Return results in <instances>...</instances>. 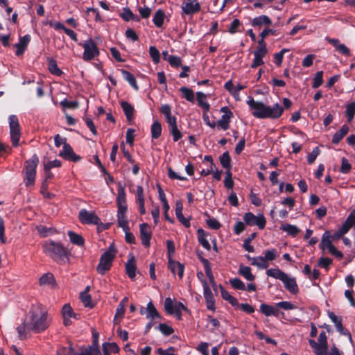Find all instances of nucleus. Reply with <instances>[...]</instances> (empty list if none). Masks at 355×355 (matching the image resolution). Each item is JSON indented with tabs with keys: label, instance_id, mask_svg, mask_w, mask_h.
Wrapping results in <instances>:
<instances>
[{
	"label": "nucleus",
	"instance_id": "6ab92c4d",
	"mask_svg": "<svg viewBox=\"0 0 355 355\" xmlns=\"http://www.w3.org/2000/svg\"><path fill=\"white\" fill-rule=\"evenodd\" d=\"M128 208H121L118 209L117 210V220L118 224L120 227H121L123 231H127L129 230V222L126 216Z\"/></svg>",
	"mask_w": 355,
	"mask_h": 355
},
{
	"label": "nucleus",
	"instance_id": "c9c22d12",
	"mask_svg": "<svg viewBox=\"0 0 355 355\" xmlns=\"http://www.w3.org/2000/svg\"><path fill=\"white\" fill-rule=\"evenodd\" d=\"M239 273L248 281H253L255 278L251 272V268L248 266L241 265L239 269Z\"/></svg>",
	"mask_w": 355,
	"mask_h": 355
},
{
	"label": "nucleus",
	"instance_id": "e2e57ef3",
	"mask_svg": "<svg viewBox=\"0 0 355 355\" xmlns=\"http://www.w3.org/2000/svg\"><path fill=\"white\" fill-rule=\"evenodd\" d=\"M183 310H186V307L181 302H175L172 314H175L179 319L181 318V313Z\"/></svg>",
	"mask_w": 355,
	"mask_h": 355
},
{
	"label": "nucleus",
	"instance_id": "72a5a7b5",
	"mask_svg": "<svg viewBox=\"0 0 355 355\" xmlns=\"http://www.w3.org/2000/svg\"><path fill=\"white\" fill-rule=\"evenodd\" d=\"M126 272L128 277L134 279L136 276V266L135 264V258L132 256L125 265Z\"/></svg>",
	"mask_w": 355,
	"mask_h": 355
},
{
	"label": "nucleus",
	"instance_id": "a211bd4d",
	"mask_svg": "<svg viewBox=\"0 0 355 355\" xmlns=\"http://www.w3.org/2000/svg\"><path fill=\"white\" fill-rule=\"evenodd\" d=\"M40 285L49 288H55L57 287L56 281L54 276L51 272L44 274L39 279Z\"/></svg>",
	"mask_w": 355,
	"mask_h": 355
},
{
	"label": "nucleus",
	"instance_id": "aec40b11",
	"mask_svg": "<svg viewBox=\"0 0 355 355\" xmlns=\"http://www.w3.org/2000/svg\"><path fill=\"white\" fill-rule=\"evenodd\" d=\"M168 268L173 275L178 273L180 279L183 277L184 266L182 263L168 258Z\"/></svg>",
	"mask_w": 355,
	"mask_h": 355
},
{
	"label": "nucleus",
	"instance_id": "2f4dec72",
	"mask_svg": "<svg viewBox=\"0 0 355 355\" xmlns=\"http://www.w3.org/2000/svg\"><path fill=\"white\" fill-rule=\"evenodd\" d=\"M271 19L266 15H260L253 19L252 24L253 26L261 27L262 26H268L271 24Z\"/></svg>",
	"mask_w": 355,
	"mask_h": 355
},
{
	"label": "nucleus",
	"instance_id": "f704fd0d",
	"mask_svg": "<svg viewBox=\"0 0 355 355\" xmlns=\"http://www.w3.org/2000/svg\"><path fill=\"white\" fill-rule=\"evenodd\" d=\"M198 104L201 107L205 112H208L210 108L209 104L206 101V95L201 92H198L196 93Z\"/></svg>",
	"mask_w": 355,
	"mask_h": 355
},
{
	"label": "nucleus",
	"instance_id": "f8f14e48",
	"mask_svg": "<svg viewBox=\"0 0 355 355\" xmlns=\"http://www.w3.org/2000/svg\"><path fill=\"white\" fill-rule=\"evenodd\" d=\"M220 112L223 114L221 118L216 123L218 128L226 130L229 128L230 119L233 116L232 112L227 107H223L220 108Z\"/></svg>",
	"mask_w": 355,
	"mask_h": 355
},
{
	"label": "nucleus",
	"instance_id": "8fccbe9b",
	"mask_svg": "<svg viewBox=\"0 0 355 355\" xmlns=\"http://www.w3.org/2000/svg\"><path fill=\"white\" fill-rule=\"evenodd\" d=\"M183 96L189 101L193 102L194 101V94L189 88L182 87L180 89Z\"/></svg>",
	"mask_w": 355,
	"mask_h": 355
},
{
	"label": "nucleus",
	"instance_id": "423d86ee",
	"mask_svg": "<svg viewBox=\"0 0 355 355\" xmlns=\"http://www.w3.org/2000/svg\"><path fill=\"white\" fill-rule=\"evenodd\" d=\"M119 351V346L115 343H105L103 344V352H101L96 343L88 347L86 354L89 355H110Z\"/></svg>",
	"mask_w": 355,
	"mask_h": 355
},
{
	"label": "nucleus",
	"instance_id": "f03ea898",
	"mask_svg": "<svg viewBox=\"0 0 355 355\" xmlns=\"http://www.w3.org/2000/svg\"><path fill=\"white\" fill-rule=\"evenodd\" d=\"M352 227L350 224L346 221L343 226L339 228L333 235L330 232L326 231L322 236L320 248L322 251H328L330 254L338 259H342L343 253L339 251L334 245L333 241L342 238Z\"/></svg>",
	"mask_w": 355,
	"mask_h": 355
},
{
	"label": "nucleus",
	"instance_id": "20e7f679",
	"mask_svg": "<svg viewBox=\"0 0 355 355\" xmlns=\"http://www.w3.org/2000/svg\"><path fill=\"white\" fill-rule=\"evenodd\" d=\"M39 162L38 157L33 155L31 158L27 160L24 168V182L26 187L33 186L36 177V168Z\"/></svg>",
	"mask_w": 355,
	"mask_h": 355
},
{
	"label": "nucleus",
	"instance_id": "864d4df0",
	"mask_svg": "<svg viewBox=\"0 0 355 355\" xmlns=\"http://www.w3.org/2000/svg\"><path fill=\"white\" fill-rule=\"evenodd\" d=\"M323 83V72L322 71H318L313 80V85L312 87L313 88H318Z\"/></svg>",
	"mask_w": 355,
	"mask_h": 355
},
{
	"label": "nucleus",
	"instance_id": "13d9d810",
	"mask_svg": "<svg viewBox=\"0 0 355 355\" xmlns=\"http://www.w3.org/2000/svg\"><path fill=\"white\" fill-rule=\"evenodd\" d=\"M204 263H205V273H206L207 276L208 277V278H209L211 284H212V286H214L216 285V282L214 281V275L212 274L210 265H209V263L207 260H204Z\"/></svg>",
	"mask_w": 355,
	"mask_h": 355
},
{
	"label": "nucleus",
	"instance_id": "0eeeda50",
	"mask_svg": "<svg viewBox=\"0 0 355 355\" xmlns=\"http://www.w3.org/2000/svg\"><path fill=\"white\" fill-rule=\"evenodd\" d=\"M10 139L13 146H19L21 137L20 126L18 118L16 115L12 114L8 117Z\"/></svg>",
	"mask_w": 355,
	"mask_h": 355
},
{
	"label": "nucleus",
	"instance_id": "f257e3e1",
	"mask_svg": "<svg viewBox=\"0 0 355 355\" xmlns=\"http://www.w3.org/2000/svg\"><path fill=\"white\" fill-rule=\"evenodd\" d=\"M26 318L28 329L35 333L42 332L49 326L48 310L41 304H33Z\"/></svg>",
	"mask_w": 355,
	"mask_h": 355
},
{
	"label": "nucleus",
	"instance_id": "39448f33",
	"mask_svg": "<svg viewBox=\"0 0 355 355\" xmlns=\"http://www.w3.org/2000/svg\"><path fill=\"white\" fill-rule=\"evenodd\" d=\"M116 249L113 244H111L109 249L105 252L97 266V271L101 275H104L110 269L112 261L116 256Z\"/></svg>",
	"mask_w": 355,
	"mask_h": 355
},
{
	"label": "nucleus",
	"instance_id": "79ce46f5",
	"mask_svg": "<svg viewBox=\"0 0 355 355\" xmlns=\"http://www.w3.org/2000/svg\"><path fill=\"white\" fill-rule=\"evenodd\" d=\"M120 15L126 21H128L130 20H133L136 21H139L138 17L135 16L132 13V12L128 8H124Z\"/></svg>",
	"mask_w": 355,
	"mask_h": 355
},
{
	"label": "nucleus",
	"instance_id": "2eb2a0df",
	"mask_svg": "<svg viewBox=\"0 0 355 355\" xmlns=\"http://www.w3.org/2000/svg\"><path fill=\"white\" fill-rule=\"evenodd\" d=\"M284 109L279 103H275L272 107L266 105L265 119H278L282 114Z\"/></svg>",
	"mask_w": 355,
	"mask_h": 355
},
{
	"label": "nucleus",
	"instance_id": "774afa93",
	"mask_svg": "<svg viewBox=\"0 0 355 355\" xmlns=\"http://www.w3.org/2000/svg\"><path fill=\"white\" fill-rule=\"evenodd\" d=\"M168 62L171 66L176 67L180 66L182 63L181 58L175 55H169L168 57Z\"/></svg>",
	"mask_w": 355,
	"mask_h": 355
},
{
	"label": "nucleus",
	"instance_id": "09e8293b",
	"mask_svg": "<svg viewBox=\"0 0 355 355\" xmlns=\"http://www.w3.org/2000/svg\"><path fill=\"white\" fill-rule=\"evenodd\" d=\"M17 332L20 339H24L27 336V332L31 331L28 329V320L26 319L25 323L20 324L17 329Z\"/></svg>",
	"mask_w": 355,
	"mask_h": 355
},
{
	"label": "nucleus",
	"instance_id": "5701e85b",
	"mask_svg": "<svg viewBox=\"0 0 355 355\" xmlns=\"http://www.w3.org/2000/svg\"><path fill=\"white\" fill-rule=\"evenodd\" d=\"M88 348L82 349L80 352H75L72 347L69 345L67 347L60 346L57 350L58 355H89L86 354Z\"/></svg>",
	"mask_w": 355,
	"mask_h": 355
},
{
	"label": "nucleus",
	"instance_id": "9b49d317",
	"mask_svg": "<svg viewBox=\"0 0 355 355\" xmlns=\"http://www.w3.org/2000/svg\"><path fill=\"white\" fill-rule=\"evenodd\" d=\"M62 315L63 318V323L65 326H69L74 320H78V315L76 313L71 306L69 304H66L62 309Z\"/></svg>",
	"mask_w": 355,
	"mask_h": 355
},
{
	"label": "nucleus",
	"instance_id": "9d476101",
	"mask_svg": "<svg viewBox=\"0 0 355 355\" xmlns=\"http://www.w3.org/2000/svg\"><path fill=\"white\" fill-rule=\"evenodd\" d=\"M244 220L248 225H257L259 229H263L266 225V219L263 214L255 216L251 212L244 215Z\"/></svg>",
	"mask_w": 355,
	"mask_h": 355
},
{
	"label": "nucleus",
	"instance_id": "f3484780",
	"mask_svg": "<svg viewBox=\"0 0 355 355\" xmlns=\"http://www.w3.org/2000/svg\"><path fill=\"white\" fill-rule=\"evenodd\" d=\"M140 236L142 244L146 247H148L150 244L151 230L149 225L146 223L140 225Z\"/></svg>",
	"mask_w": 355,
	"mask_h": 355
},
{
	"label": "nucleus",
	"instance_id": "0e129e2a",
	"mask_svg": "<svg viewBox=\"0 0 355 355\" xmlns=\"http://www.w3.org/2000/svg\"><path fill=\"white\" fill-rule=\"evenodd\" d=\"M346 115L349 121H351L353 119L355 115V102H352L347 106Z\"/></svg>",
	"mask_w": 355,
	"mask_h": 355
},
{
	"label": "nucleus",
	"instance_id": "dca6fc26",
	"mask_svg": "<svg viewBox=\"0 0 355 355\" xmlns=\"http://www.w3.org/2000/svg\"><path fill=\"white\" fill-rule=\"evenodd\" d=\"M202 286L204 296L206 300L207 309L209 310H214V295L206 280L202 281Z\"/></svg>",
	"mask_w": 355,
	"mask_h": 355
},
{
	"label": "nucleus",
	"instance_id": "cd10ccee",
	"mask_svg": "<svg viewBox=\"0 0 355 355\" xmlns=\"http://www.w3.org/2000/svg\"><path fill=\"white\" fill-rule=\"evenodd\" d=\"M268 51H264V50H259L257 49L254 52V60L251 64L252 68H256L259 66H261L264 64L263 58L267 54Z\"/></svg>",
	"mask_w": 355,
	"mask_h": 355
},
{
	"label": "nucleus",
	"instance_id": "3c124183",
	"mask_svg": "<svg viewBox=\"0 0 355 355\" xmlns=\"http://www.w3.org/2000/svg\"><path fill=\"white\" fill-rule=\"evenodd\" d=\"M49 69L53 74L57 76L62 74V71L58 68L56 61L53 59L49 60Z\"/></svg>",
	"mask_w": 355,
	"mask_h": 355
},
{
	"label": "nucleus",
	"instance_id": "4be33fe9",
	"mask_svg": "<svg viewBox=\"0 0 355 355\" xmlns=\"http://www.w3.org/2000/svg\"><path fill=\"white\" fill-rule=\"evenodd\" d=\"M246 258L250 261L252 266H254L259 269H266L270 265L263 256L251 257L250 256L247 255Z\"/></svg>",
	"mask_w": 355,
	"mask_h": 355
},
{
	"label": "nucleus",
	"instance_id": "4c0bfd02",
	"mask_svg": "<svg viewBox=\"0 0 355 355\" xmlns=\"http://www.w3.org/2000/svg\"><path fill=\"white\" fill-rule=\"evenodd\" d=\"M147 318L151 320L160 318V315L151 302H149L146 307Z\"/></svg>",
	"mask_w": 355,
	"mask_h": 355
},
{
	"label": "nucleus",
	"instance_id": "58836bf2",
	"mask_svg": "<svg viewBox=\"0 0 355 355\" xmlns=\"http://www.w3.org/2000/svg\"><path fill=\"white\" fill-rule=\"evenodd\" d=\"M266 275L268 277H271L282 281L283 278L285 277L286 273L279 268H270L267 270Z\"/></svg>",
	"mask_w": 355,
	"mask_h": 355
},
{
	"label": "nucleus",
	"instance_id": "bb28decb",
	"mask_svg": "<svg viewBox=\"0 0 355 355\" xmlns=\"http://www.w3.org/2000/svg\"><path fill=\"white\" fill-rule=\"evenodd\" d=\"M183 205L180 200H178L175 202V215L177 218L183 224L185 227H189L190 226L189 220L184 218L182 214Z\"/></svg>",
	"mask_w": 355,
	"mask_h": 355
},
{
	"label": "nucleus",
	"instance_id": "e433bc0d",
	"mask_svg": "<svg viewBox=\"0 0 355 355\" xmlns=\"http://www.w3.org/2000/svg\"><path fill=\"white\" fill-rule=\"evenodd\" d=\"M349 128L346 125H343L341 128L336 132L333 137L332 141L334 144H338L348 132Z\"/></svg>",
	"mask_w": 355,
	"mask_h": 355
},
{
	"label": "nucleus",
	"instance_id": "a19ab883",
	"mask_svg": "<svg viewBox=\"0 0 355 355\" xmlns=\"http://www.w3.org/2000/svg\"><path fill=\"white\" fill-rule=\"evenodd\" d=\"M198 234L199 243L202 245V246L206 250H210L211 245L208 240L206 239V234L204 230L199 229L198 230Z\"/></svg>",
	"mask_w": 355,
	"mask_h": 355
},
{
	"label": "nucleus",
	"instance_id": "a878e982",
	"mask_svg": "<svg viewBox=\"0 0 355 355\" xmlns=\"http://www.w3.org/2000/svg\"><path fill=\"white\" fill-rule=\"evenodd\" d=\"M30 41L31 36L29 35H26L19 38V42L15 44V47L17 48V55L19 56L24 53Z\"/></svg>",
	"mask_w": 355,
	"mask_h": 355
},
{
	"label": "nucleus",
	"instance_id": "49530a36",
	"mask_svg": "<svg viewBox=\"0 0 355 355\" xmlns=\"http://www.w3.org/2000/svg\"><path fill=\"white\" fill-rule=\"evenodd\" d=\"M124 313L125 307H123V304H119L116 308V313L113 320L115 324H118L120 323L121 319L123 318Z\"/></svg>",
	"mask_w": 355,
	"mask_h": 355
},
{
	"label": "nucleus",
	"instance_id": "a18cd8bd",
	"mask_svg": "<svg viewBox=\"0 0 355 355\" xmlns=\"http://www.w3.org/2000/svg\"><path fill=\"white\" fill-rule=\"evenodd\" d=\"M280 229L293 236L297 234L300 231L296 226L290 224H284L280 227Z\"/></svg>",
	"mask_w": 355,
	"mask_h": 355
},
{
	"label": "nucleus",
	"instance_id": "5fc2aeb1",
	"mask_svg": "<svg viewBox=\"0 0 355 355\" xmlns=\"http://www.w3.org/2000/svg\"><path fill=\"white\" fill-rule=\"evenodd\" d=\"M256 233L251 234L248 239H246L243 243V248L245 250L250 252H253L254 249L252 245H250V242L255 238Z\"/></svg>",
	"mask_w": 355,
	"mask_h": 355
},
{
	"label": "nucleus",
	"instance_id": "c85d7f7f",
	"mask_svg": "<svg viewBox=\"0 0 355 355\" xmlns=\"http://www.w3.org/2000/svg\"><path fill=\"white\" fill-rule=\"evenodd\" d=\"M121 106L126 116L127 120L130 122L134 118L135 109L133 106L126 101H121Z\"/></svg>",
	"mask_w": 355,
	"mask_h": 355
},
{
	"label": "nucleus",
	"instance_id": "6e6552de",
	"mask_svg": "<svg viewBox=\"0 0 355 355\" xmlns=\"http://www.w3.org/2000/svg\"><path fill=\"white\" fill-rule=\"evenodd\" d=\"M247 103L249 105L254 116L259 119H265V110L266 105L262 102L256 101L253 98H250L247 101Z\"/></svg>",
	"mask_w": 355,
	"mask_h": 355
},
{
	"label": "nucleus",
	"instance_id": "052dcab7",
	"mask_svg": "<svg viewBox=\"0 0 355 355\" xmlns=\"http://www.w3.org/2000/svg\"><path fill=\"white\" fill-rule=\"evenodd\" d=\"M60 105L64 108L72 109V110L76 109L78 107V101H68L67 99H64L63 101H62L60 102Z\"/></svg>",
	"mask_w": 355,
	"mask_h": 355
},
{
	"label": "nucleus",
	"instance_id": "473e14b6",
	"mask_svg": "<svg viewBox=\"0 0 355 355\" xmlns=\"http://www.w3.org/2000/svg\"><path fill=\"white\" fill-rule=\"evenodd\" d=\"M318 350L321 351V355H324L327 350V337L324 331H322L318 337Z\"/></svg>",
	"mask_w": 355,
	"mask_h": 355
},
{
	"label": "nucleus",
	"instance_id": "69168bd1",
	"mask_svg": "<svg viewBox=\"0 0 355 355\" xmlns=\"http://www.w3.org/2000/svg\"><path fill=\"white\" fill-rule=\"evenodd\" d=\"M276 306L277 308H281L284 310H292L297 308L295 305L287 301H282L278 302L276 304Z\"/></svg>",
	"mask_w": 355,
	"mask_h": 355
},
{
	"label": "nucleus",
	"instance_id": "c03bdc74",
	"mask_svg": "<svg viewBox=\"0 0 355 355\" xmlns=\"http://www.w3.org/2000/svg\"><path fill=\"white\" fill-rule=\"evenodd\" d=\"M263 254H264L263 257H265L266 260L268 263H269V261H273V260L276 259L277 257H279V252L275 248H272V249H269V250H266L263 252Z\"/></svg>",
	"mask_w": 355,
	"mask_h": 355
},
{
	"label": "nucleus",
	"instance_id": "c756f323",
	"mask_svg": "<svg viewBox=\"0 0 355 355\" xmlns=\"http://www.w3.org/2000/svg\"><path fill=\"white\" fill-rule=\"evenodd\" d=\"M260 311L266 316H270V315L277 316L279 314V311H278L277 306H273L268 305L266 304H261L260 305Z\"/></svg>",
	"mask_w": 355,
	"mask_h": 355
},
{
	"label": "nucleus",
	"instance_id": "412c9836",
	"mask_svg": "<svg viewBox=\"0 0 355 355\" xmlns=\"http://www.w3.org/2000/svg\"><path fill=\"white\" fill-rule=\"evenodd\" d=\"M59 155L65 159L74 162H77L80 159V157L73 153L71 146L67 143L64 144L62 150L60 152Z\"/></svg>",
	"mask_w": 355,
	"mask_h": 355
},
{
	"label": "nucleus",
	"instance_id": "393cba45",
	"mask_svg": "<svg viewBox=\"0 0 355 355\" xmlns=\"http://www.w3.org/2000/svg\"><path fill=\"white\" fill-rule=\"evenodd\" d=\"M326 40L329 43L332 44L339 53L345 55H350V51L348 47L345 44L340 43L338 39L327 38Z\"/></svg>",
	"mask_w": 355,
	"mask_h": 355
},
{
	"label": "nucleus",
	"instance_id": "4468645a",
	"mask_svg": "<svg viewBox=\"0 0 355 355\" xmlns=\"http://www.w3.org/2000/svg\"><path fill=\"white\" fill-rule=\"evenodd\" d=\"M200 9V5L198 0H186L182 3V10L184 14L193 15Z\"/></svg>",
	"mask_w": 355,
	"mask_h": 355
},
{
	"label": "nucleus",
	"instance_id": "37998d69",
	"mask_svg": "<svg viewBox=\"0 0 355 355\" xmlns=\"http://www.w3.org/2000/svg\"><path fill=\"white\" fill-rule=\"evenodd\" d=\"M165 15L162 10L156 11L153 17V22L157 27H161L164 23Z\"/></svg>",
	"mask_w": 355,
	"mask_h": 355
},
{
	"label": "nucleus",
	"instance_id": "1a4fd4ad",
	"mask_svg": "<svg viewBox=\"0 0 355 355\" xmlns=\"http://www.w3.org/2000/svg\"><path fill=\"white\" fill-rule=\"evenodd\" d=\"M83 46L84 48L83 59L85 60H92L98 54L96 44L91 39L85 41Z\"/></svg>",
	"mask_w": 355,
	"mask_h": 355
},
{
	"label": "nucleus",
	"instance_id": "603ef678",
	"mask_svg": "<svg viewBox=\"0 0 355 355\" xmlns=\"http://www.w3.org/2000/svg\"><path fill=\"white\" fill-rule=\"evenodd\" d=\"M37 230L38 233L42 236H48L49 235L53 234L55 232V230L52 228H47L44 225H39L37 227Z\"/></svg>",
	"mask_w": 355,
	"mask_h": 355
},
{
	"label": "nucleus",
	"instance_id": "de8ad7c7",
	"mask_svg": "<svg viewBox=\"0 0 355 355\" xmlns=\"http://www.w3.org/2000/svg\"><path fill=\"white\" fill-rule=\"evenodd\" d=\"M162 132V126L159 122L155 121L151 126V135L154 139L158 138Z\"/></svg>",
	"mask_w": 355,
	"mask_h": 355
},
{
	"label": "nucleus",
	"instance_id": "ddd939ff",
	"mask_svg": "<svg viewBox=\"0 0 355 355\" xmlns=\"http://www.w3.org/2000/svg\"><path fill=\"white\" fill-rule=\"evenodd\" d=\"M79 219L84 224L97 225L100 222L99 218L93 211L81 209L79 212Z\"/></svg>",
	"mask_w": 355,
	"mask_h": 355
},
{
	"label": "nucleus",
	"instance_id": "ea45409f",
	"mask_svg": "<svg viewBox=\"0 0 355 355\" xmlns=\"http://www.w3.org/2000/svg\"><path fill=\"white\" fill-rule=\"evenodd\" d=\"M68 235L70 241L72 243L77 245L78 246H82L84 244V239L80 234H78L72 231H69Z\"/></svg>",
	"mask_w": 355,
	"mask_h": 355
},
{
	"label": "nucleus",
	"instance_id": "bf43d9fd",
	"mask_svg": "<svg viewBox=\"0 0 355 355\" xmlns=\"http://www.w3.org/2000/svg\"><path fill=\"white\" fill-rule=\"evenodd\" d=\"M123 74L124 78L130 84V85L133 87L135 89H137L138 87L137 85V82L134 76L126 71H123Z\"/></svg>",
	"mask_w": 355,
	"mask_h": 355
},
{
	"label": "nucleus",
	"instance_id": "338daca9",
	"mask_svg": "<svg viewBox=\"0 0 355 355\" xmlns=\"http://www.w3.org/2000/svg\"><path fill=\"white\" fill-rule=\"evenodd\" d=\"M320 154V149L318 147H315L313 149L311 153L307 156V161L309 164H311L316 159L317 157Z\"/></svg>",
	"mask_w": 355,
	"mask_h": 355
},
{
	"label": "nucleus",
	"instance_id": "b1692460",
	"mask_svg": "<svg viewBox=\"0 0 355 355\" xmlns=\"http://www.w3.org/2000/svg\"><path fill=\"white\" fill-rule=\"evenodd\" d=\"M284 284L285 288L292 293H296L298 291V287L296 283V280L294 277H292L287 274L282 280Z\"/></svg>",
	"mask_w": 355,
	"mask_h": 355
},
{
	"label": "nucleus",
	"instance_id": "680f3d73",
	"mask_svg": "<svg viewBox=\"0 0 355 355\" xmlns=\"http://www.w3.org/2000/svg\"><path fill=\"white\" fill-rule=\"evenodd\" d=\"M80 298L85 306L92 307L91 296L87 291H83L80 295Z\"/></svg>",
	"mask_w": 355,
	"mask_h": 355
},
{
	"label": "nucleus",
	"instance_id": "6e6d98bb",
	"mask_svg": "<svg viewBox=\"0 0 355 355\" xmlns=\"http://www.w3.org/2000/svg\"><path fill=\"white\" fill-rule=\"evenodd\" d=\"M149 53L155 63L157 64L159 62L160 53H159V51H158V49L155 46H150Z\"/></svg>",
	"mask_w": 355,
	"mask_h": 355
},
{
	"label": "nucleus",
	"instance_id": "4d7b16f0",
	"mask_svg": "<svg viewBox=\"0 0 355 355\" xmlns=\"http://www.w3.org/2000/svg\"><path fill=\"white\" fill-rule=\"evenodd\" d=\"M232 286L236 289L245 291L246 287L245 284L239 278H234L230 280Z\"/></svg>",
	"mask_w": 355,
	"mask_h": 355
},
{
	"label": "nucleus",
	"instance_id": "7ed1b4c3",
	"mask_svg": "<svg viewBox=\"0 0 355 355\" xmlns=\"http://www.w3.org/2000/svg\"><path fill=\"white\" fill-rule=\"evenodd\" d=\"M44 252L58 262H65L66 248L60 243L52 240L45 241L42 245Z\"/></svg>",
	"mask_w": 355,
	"mask_h": 355
},
{
	"label": "nucleus",
	"instance_id": "7c9ffc66",
	"mask_svg": "<svg viewBox=\"0 0 355 355\" xmlns=\"http://www.w3.org/2000/svg\"><path fill=\"white\" fill-rule=\"evenodd\" d=\"M116 204L117 208H128L126 199H125V193L123 187H120L118 189V196L116 198Z\"/></svg>",
	"mask_w": 355,
	"mask_h": 355
}]
</instances>
